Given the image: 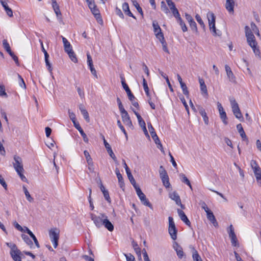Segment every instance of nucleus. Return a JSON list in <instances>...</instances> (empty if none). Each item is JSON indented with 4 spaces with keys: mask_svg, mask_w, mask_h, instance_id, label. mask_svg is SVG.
Here are the masks:
<instances>
[{
    "mask_svg": "<svg viewBox=\"0 0 261 261\" xmlns=\"http://www.w3.org/2000/svg\"><path fill=\"white\" fill-rule=\"evenodd\" d=\"M245 36L247 39V42L248 45L252 48L254 53L256 55H259L260 54L259 49L256 47L257 43L255 40L253 33L248 26L245 27Z\"/></svg>",
    "mask_w": 261,
    "mask_h": 261,
    "instance_id": "obj_1",
    "label": "nucleus"
},
{
    "mask_svg": "<svg viewBox=\"0 0 261 261\" xmlns=\"http://www.w3.org/2000/svg\"><path fill=\"white\" fill-rule=\"evenodd\" d=\"M61 38L62 39L65 51L68 55L69 57L73 62L77 63V59L70 42L64 37L62 36Z\"/></svg>",
    "mask_w": 261,
    "mask_h": 261,
    "instance_id": "obj_2",
    "label": "nucleus"
},
{
    "mask_svg": "<svg viewBox=\"0 0 261 261\" xmlns=\"http://www.w3.org/2000/svg\"><path fill=\"white\" fill-rule=\"evenodd\" d=\"M60 230L57 228H51L49 231V237L54 247L56 248L58 245Z\"/></svg>",
    "mask_w": 261,
    "mask_h": 261,
    "instance_id": "obj_3",
    "label": "nucleus"
},
{
    "mask_svg": "<svg viewBox=\"0 0 261 261\" xmlns=\"http://www.w3.org/2000/svg\"><path fill=\"white\" fill-rule=\"evenodd\" d=\"M107 215L103 213H100L98 216L94 214H90V218L97 228H100L102 226L103 220Z\"/></svg>",
    "mask_w": 261,
    "mask_h": 261,
    "instance_id": "obj_4",
    "label": "nucleus"
},
{
    "mask_svg": "<svg viewBox=\"0 0 261 261\" xmlns=\"http://www.w3.org/2000/svg\"><path fill=\"white\" fill-rule=\"evenodd\" d=\"M230 102L233 114L237 118L242 121L243 120V117L237 102L233 98H230Z\"/></svg>",
    "mask_w": 261,
    "mask_h": 261,
    "instance_id": "obj_5",
    "label": "nucleus"
},
{
    "mask_svg": "<svg viewBox=\"0 0 261 261\" xmlns=\"http://www.w3.org/2000/svg\"><path fill=\"white\" fill-rule=\"evenodd\" d=\"M207 17L208 20L210 30L212 32L214 35H216L217 33L215 27V16L214 14L212 12H208Z\"/></svg>",
    "mask_w": 261,
    "mask_h": 261,
    "instance_id": "obj_6",
    "label": "nucleus"
},
{
    "mask_svg": "<svg viewBox=\"0 0 261 261\" xmlns=\"http://www.w3.org/2000/svg\"><path fill=\"white\" fill-rule=\"evenodd\" d=\"M137 195L139 197L142 204L148 206L149 207L152 208L151 204L149 202L148 200L146 198L145 195L142 192L140 188H138L137 190Z\"/></svg>",
    "mask_w": 261,
    "mask_h": 261,
    "instance_id": "obj_7",
    "label": "nucleus"
},
{
    "mask_svg": "<svg viewBox=\"0 0 261 261\" xmlns=\"http://www.w3.org/2000/svg\"><path fill=\"white\" fill-rule=\"evenodd\" d=\"M14 162L13 163V167L16 171H21L23 170L22 159L17 155L14 156Z\"/></svg>",
    "mask_w": 261,
    "mask_h": 261,
    "instance_id": "obj_8",
    "label": "nucleus"
},
{
    "mask_svg": "<svg viewBox=\"0 0 261 261\" xmlns=\"http://www.w3.org/2000/svg\"><path fill=\"white\" fill-rule=\"evenodd\" d=\"M217 106H218V109L219 110V112L220 114V116L221 119H222L223 122L225 125L227 124L228 122L226 120H227L226 114L225 111L224 110L222 106L219 102H218Z\"/></svg>",
    "mask_w": 261,
    "mask_h": 261,
    "instance_id": "obj_9",
    "label": "nucleus"
},
{
    "mask_svg": "<svg viewBox=\"0 0 261 261\" xmlns=\"http://www.w3.org/2000/svg\"><path fill=\"white\" fill-rule=\"evenodd\" d=\"M169 197L175 201L176 204L180 206L181 208L184 209L185 206L181 203V200L179 195L176 192H173L170 194Z\"/></svg>",
    "mask_w": 261,
    "mask_h": 261,
    "instance_id": "obj_10",
    "label": "nucleus"
},
{
    "mask_svg": "<svg viewBox=\"0 0 261 261\" xmlns=\"http://www.w3.org/2000/svg\"><path fill=\"white\" fill-rule=\"evenodd\" d=\"M178 214L180 219L188 226H191V222L188 219V217L185 214V213L181 210L177 209Z\"/></svg>",
    "mask_w": 261,
    "mask_h": 261,
    "instance_id": "obj_11",
    "label": "nucleus"
},
{
    "mask_svg": "<svg viewBox=\"0 0 261 261\" xmlns=\"http://www.w3.org/2000/svg\"><path fill=\"white\" fill-rule=\"evenodd\" d=\"M21 253V251L18 249L15 250H11L10 251V255L13 259L15 261H21L20 256Z\"/></svg>",
    "mask_w": 261,
    "mask_h": 261,
    "instance_id": "obj_12",
    "label": "nucleus"
},
{
    "mask_svg": "<svg viewBox=\"0 0 261 261\" xmlns=\"http://www.w3.org/2000/svg\"><path fill=\"white\" fill-rule=\"evenodd\" d=\"M173 248L176 251L177 255L179 258H182L184 255V253L182 251V247L178 245V244L175 242L173 244Z\"/></svg>",
    "mask_w": 261,
    "mask_h": 261,
    "instance_id": "obj_13",
    "label": "nucleus"
},
{
    "mask_svg": "<svg viewBox=\"0 0 261 261\" xmlns=\"http://www.w3.org/2000/svg\"><path fill=\"white\" fill-rule=\"evenodd\" d=\"M103 143L105 146L110 156L113 159L114 161H116V158L111 148V147L110 145L107 142L105 138H103Z\"/></svg>",
    "mask_w": 261,
    "mask_h": 261,
    "instance_id": "obj_14",
    "label": "nucleus"
},
{
    "mask_svg": "<svg viewBox=\"0 0 261 261\" xmlns=\"http://www.w3.org/2000/svg\"><path fill=\"white\" fill-rule=\"evenodd\" d=\"M198 110L199 111V114L203 117V121L206 125L208 124V117L207 116V114L205 112V111L204 108L202 107L198 106Z\"/></svg>",
    "mask_w": 261,
    "mask_h": 261,
    "instance_id": "obj_15",
    "label": "nucleus"
},
{
    "mask_svg": "<svg viewBox=\"0 0 261 261\" xmlns=\"http://www.w3.org/2000/svg\"><path fill=\"white\" fill-rule=\"evenodd\" d=\"M102 226H104V227L110 231H112L114 230V225L109 221L107 216L103 220Z\"/></svg>",
    "mask_w": 261,
    "mask_h": 261,
    "instance_id": "obj_16",
    "label": "nucleus"
},
{
    "mask_svg": "<svg viewBox=\"0 0 261 261\" xmlns=\"http://www.w3.org/2000/svg\"><path fill=\"white\" fill-rule=\"evenodd\" d=\"M234 2L233 0H226L225 7L229 13L234 12Z\"/></svg>",
    "mask_w": 261,
    "mask_h": 261,
    "instance_id": "obj_17",
    "label": "nucleus"
},
{
    "mask_svg": "<svg viewBox=\"0 0 261 261\" xmlns=\"http://www.w3.org/2000/svg\"><path fill=\"white\" fill-rule=\"evenodd\" d=\"M74 127L79 131L80 133L81 136H82L83 138V140L85 142L88 143V138L87 137L86 134L84 133V130L81 127L79 123H74Z\"/></svg>",
    "mask_w": 261,
    "mask_h": 261,
    "instance_id": "obj_18",
    "label": "nucleus"
},
{
    "mask_svg": "<svg viewBox=\"0 0 261 261\" xmlns=\"http://www.w3.org/2000/svg\"><path fill=\"white\" fill-rule=\"evenodd\" d=\"M206 215L207 218L212 222L214 226L216 227H218V223L215 218L214 215L213 214V213L212 211L210 212H207Z\"/></svg>",
    "mask_w": 261,
    "mask_h": 261,
    "instance_id": "obj_19",
    "label": "nucleus"
},
{
    "mask_svg": "<svg viewBox=\"0 0 261 261\" xmlns=\"http://www.w3.org/2000/svg\"><path fill=\"white\" fill-rule=\"evenodd\" d=\"M1 3L3 7H4L5 10L6 11L7 15L10 17L13 16L12 10L11 8L9 7L6 1L1 0Z\"/></svg>",
    "mask_w": 261,
    "mask_h": 261,
    "instance_id": "obj_20",
    "label": "nucleus"
},
{
    "mask_svg": "<svg viewBox=\"0 0 261 261\" xmlns=\"http://www.w3.org/2000/svg\"><path fill=\"white\" fill-rule=\"evenodd\" d=\"M122 163H123L124 167L125 169L126 173L127 174L128 179L130 181H134V178L133 176L132 175L131 172H130L128 167L127 166L125 160H123Z\"/></svg>",
    "mask_w": 261,
    "mask_h": 261,
    "instance_id": "obj_21",
    "label": "nucleus"
},
{
    "mask_svg": "<svg viewBox=\"0 0 261 261\" xmlns=\"http://www.w3.org/2000/svg\"><path fill=\"white\" fill-rule=\"evenodd\" d=\"M123 88L125 90L129 100H132L133 99H135V97L132 93L130 89L129 88L128 86L126 84V83H123Z\"/></svg>",
    "mask_w": 261,
    "mask_h": 261,
    "instance_id": "obj_22",
    "label": "nucleus"
},
{
    "mask_svg": "<svg viewBox=\"0 0 261 261\" xmlns=\"http://www.w3.org/2000/svg\"><path fill=\"white\" fill-rule=\"evenodd\" d=\"M168 232L172 240H176L177 230L176 227H168Z\"/></svg>",
    "mask_w": 261,
    "mask_h": 261,
    "instance_id": "obj_23",
    "label": "nucleus"
},
{
    "mask_svg": "<svg viewBox=\"0 0 261 261\" xmlns=\"http://www.w3.org/2000/svg\"><path fill=\"white\" fill-rule=\"evenodd\" d=\"M91 11L92 13V14L94 15L95 17L98 22L99 21L101 22H102V19L100 15L99 11L97 8V7H95L93 9H91Z\"/></svg>",
    "mask_w": 261,
    "mask_h": 261,
    "instance_id": "obj_24",
    "label": "nucleus"
},
{
    "mask_svg": "<svg viewBox=\"0 0 261 261\" xmlns=\"http://www.w3.org/2000/svg\"><path fill=\"white\" fill-rule=\"evenodd\" d=\"M237 128L243 140H245L247 139V136L241 123L237 125Z\"/></svg>",
    "mask_w": 261,
    "mask_h": 261,
    "instance_id": "obj_25",
    "label": "nucleus"
},
{
    "mask_svg": "<svg viewBox=\"0 0 261 261\" xmlns=\"http://www.w3.org/2000/svg\"><path fill=\"white\" fill-rule=\"evenodd\" d=\"M253 172L255 175V176L256 178L257 182L261 185V170L259 167L257 168H255L253 170Z\"/></svg>",
    "mask_w": 261,
    "mask_h": 261,
    "instance_id": "obj_26",
    "label": "nucleus"
},
{
    "mask_svg": "<svg viewBox=\"0 0 261 261\" xmlns=\"http://www.w3.org/2000/svg\"><path fill=\"white\" fill-rule=\"evenodd\" d=\"M154 140L155 143L157 145V147L162 152H164L163 146L160 142V140L157 135L152 138Z\"/></svg>",
    "mask_w": 261,
    "mask_h": 261,
    "instance_id": "obj_27",
    "label": "nucleus"
},
{
    "mask_svg": "<svg viewBox=\"0 0 261 261\" xmlns=\"http://www.w3.org/2000/svg\"><path fill=\"white\" fill-rule=\"evenodd\" d=\"M23 190L25 196L26 197L27 199L30 202H32L34 201V198L32 197L31 195L30 194L28 190H27V188L23 186Z\"/></svg>",
    "mask_w": 261,
    "mask_h": 261,
    "instance_id": "obj_28",
    "label": "nucleus"
},
{
    "mask_svg": "<svg viewBox=\"0 0 261 261\" xmlns=\"http://www.w3.org/2000/svg\"><path fill=\"white\" fill-rule=\"evenodd\" d=\"M181 88L182 90L183 94L187 97V98H189V92L188 90V88L185 83L180 85Z\"/></svg>",
    "mask_w": 261,
    "mask_h": 261,
    "instance_id": "obj_29",
    "label": "nucleus"
},
{
    "mask_svg": "<svg viewBox=\"0 0 261 261\" xmlns=\"http://www.w3.org/2000/svg\"><path fill=\"white\" fill-rule=\"evenodd\" d=\"M179 176L181 178V181L182 182L185 183L187 184L189 187L192 189V186L191 184L189 181V180L187 178V177L186 176L185 174L183 173H181L179 174Z\"/></svg>",
    "mask_w": 261,
    "mask_h": 261,
    "instance_id": "obj_30",
    "label": "nucleus"
},
{
    "mask_svg": "<svg viewBox=\"0 0 261 261\" xmlns=\"http://www.w3.org/2000/svg\"><path fill=\"white\" fill-rule=\"evenodd\" d=\"M21 237H22V239L24 240V241L29 246H30V247H32V246L33 245V242L27 235L22 234L21 235Z\"/></svg>",
    "mask_w": 261,
    "mask_h": 261,
    "instance_id": "obj_31",
    "label": "nucleus"
},
{
    "mask_svg": "<svg viewBox=\"0 0 261 261\" xmlns=\"http://www.w3.org/2000/svg\"><path fill=\"white\" fill-rule=\"evenodd\" d=\"M162 182H163V185L166 187V188H169L170 186V184L169 182V176H166V177H162V178H161Z\"/></svg>",
    "mask_w": 261,
    "mask_h": 261,
    "instance_id": "obj_32",
    "label": "nucleus"
},
{
    "mask_svg": "<svg viewBox=\"0 0 261 261\" xmlns=\"http://www.w3.org/2000/svg\"><path fill=\"white\" fill-rule=\"evenodd\" d=\"M152 26L153 28V31L154 32L155 35H156V33H159L160 32H162L161 29L158 23L154 21L152 23Z\"/></svg>",
    "mask_w": 261,
    "mask_h": 261,
    "instance_id": "obj_33",
    "label": "nucleus"
},
{
    "mask_svg": "<svg viewBox=\"0 0 261 261\" xmlns=\"http://www.w3.org/2000/svg\"><path fill=\"white\" fill-rule=\"evenodd\" d=\"M227 76L229 79V81L231 83H236V77L233 74L232 71L228 72L226 73Z\"/></svg>",
    "mask_w": 261,
    "mask_h": 261,
    "instance_id": "obj_34",
    "label": "nucleus"
},
{
    "mask_svg": "<svg viewBox=\"0 0 261 261\" xmlns=\"http://www.w3.org/2000/svg\"><path fill=\"white\" fill-rule=\"evenodd\" d=\"M147 124H148V128L149 131L150 132V134L151 136V137L152 138L153 137H155V136L157 135L155 132L154 131V129L153 127V126H152V124H151V123L148 122Z\"/></svg>",
    "mask_w": 261,
    "mask_h": 261,
    "instance_id": "obj_35",
    "label": "nucleus"
},
{
    "mask_svg": "<svg viewBox=\"0 0 261 261\" xmlns=\"http://www.w3.org/2000/svg\"><path fill=\"white\" fill-rule=\"evenodd\" d=\"M117 178L118 179V183H119L120 188H121L122 189V190L124 191L125 184H124L122 175H118V176H117Z\"/></svg>",
    "mask_w": 261,
    "mask_h": 261,
    "instance_id": "obj_36",
    "label": "nucleus"
},
{
    "mask_svg": "<svg viewBox=\"0 0 261 261\" xmlns=\"http://www.w3.org/2000/svg\"><path fill=\"white\" fill-rule=\"evenodd\" d=\"M159 173L160 178L168 176L167 171H166V170L165 169L163 166H161L160 167Z\"/></svg>",
    "mask_w": 261,
    "mask_h": 261,
    "instance_id": "obj_37",
    "label": "nucleus"
},
{
    "mask_svg": "<svg viewBox=\"0 0 261 261\" xmlns=\"http://www.w3.org/2000/svg\"><path fill=\"white\" fill-rule=\"evenodd\" d=\"M161 9L162 11L167 14L169 12V9L164 1H162L161 3Z\"/></svg>",
    "mask_w": 261,
    "mask_h": 261,
    "instance_id": "obj_38",
    "label": "nucleus"
},
{
    "mask_svg": "<svg viewBox=\"0 0 261 261\" xmlns=\"http://www.w3.org/2000/svg\"><path fill=\"white\" fill-rule=\"evenodd\" d=\"M3 45L4 48L7 51V52L8 53L11 51V49L10 46L9 45V44L8 43V42H7V41L6 40L4 39L3 41Z\"/></svg>",
    "mask_w": 261,
    "mask_h": 261,
    "instance_id": "obj_39",
    "label": "nucleus"
},
{
    "mask_svg": "<svg viewBox=\"0 0 261 261\" xmlns=\"http://www.w3.org/2000/svg\"><path fill=\"white\" fill-rule=\"evenodd\" d=\"M17 75H18V82H19V86L21 87H22V88H23L24 89H26V85L24 82L23 79H22L21 76L20 75H19V74H18Z\"/></svg>",
    "mask_w": 261,
    "mask_h": 261,
    "instance_id": "obj_40",
    "label": "nucleus"
},
{
    "mask_svg": "<svg viewBox=\"0 0 261 261\" xmlns=\"http://www.w3.org/2000/svg\"><path fill=\"white\" fill-rule=\"evenodd\" d=\"M177 21L179 24V25H180L181 28V29H182V31L184 32H185L187 31V26H186V24L183 21V20H182L181 18H180V19L177 20Z\"/></svg>",
    "mask_w": 261,
    "mask_h": 261,
    "instance_id": "obj_41",
    "label": "nucleus"
},
{
    "mask_svg": "<svg viewBox=\"0 0 261 261\" xmlns=\"http://www.w3.org/2000/svg\"><path fill=\"white\" fill-rule=\"evenodd\" d=\"M68 113L69 118L73 122V124L74 125V123H79V122L76 121V117L75 114L73 112H70V110L68 111Z\"/></svg>",
    "mask_w": 261,
    "mask_h": 261,
    "instance_id": "obj_42",
    "label": "nucleus"
},
{
    "mask_svg": "<svg viewBox=\"0 0 261 261\" xmlns=\"http://www.w3.org/2000/svg\"><path fill=\"white\" fill-rule=\"evenodd\" d=\"M143 86L144 88V90L146 94L148 96L149 95V88L147 85V82L145 78L143 77Z\"/></svg>",
    "mask_w": 261,
    "mask_h": 261,
    "instance_id": "obj_43",
    "label": "nucleus"
},
{
    "mask_svg": "<svg viewBox=\"0 0 261 261\" xmlns=\"http://www.w3.org/2000/svg\"><path fill=\"white\" fill-rule=\"evenodd\" d=\"M133 5L136 7L138 12L142 15H143V13L142 8L139 6V4L137 3L136 1H133Z\"/></svg>",
    "mask_w": 261,
    "mask_h": 261,
    "instance_id": "obj_44",
    "label": "nucleus"
},
{
    "mask_svg": "<svg viewBox=\"0 0 261 261\" xmlns=\"http://www.w3.org/2000/svg\"><path fill=\"white\" fill-rule=\"evenodd\" d=\"M229 236L230 238H236V235L234 233V229L232 225H230L229 227Z\"/></svg>",
    "mask_w": 261,
    "mask_h": 261,
    "instance_id": "obj_45",
    "label": "nucleus"
},
{
    "mask_svg": "<svg viewBox=\"0 0 261 261\" xmlns=\"http://www.w3.org/2000/svg\"><path fill=\"white\" fill-rule=\"evenodd\" d=\"M195 18H196V20L197 21V22L199 23V24L201 25V27L203 28V29H205V25H204V23L203 21V20H202L201 17L198 14H197L196 16H195Z\"/></svg>",
    "mask_w": 261,
    "mask_h": 261,
    "instance_id": "obj_46",
    "label": "nucleus"
},
{
    "mask_svg": "<svg viewBox=\"0 0 261 261\" xmlns=\"http://www.w3.org/2000/svg\"><path fill=\"white\" fill-rule=\"evenodd\" d=\"M192 256L194 261H202L201 257L196 250L193 252Z\"/></svg>",
    "mask_w": 261,
    "mask_h": 261,
    "instance_id": "obj_47",
    "label": "nucleus"
},
{
    "mask_svg": "<svg viewBox=\"0 0 261 261\" xmlns=\"http://www.w3.org/2000/svg\"><path fill=\"white\" fill-rule=\"evenodd\" d=\"M24 169L21 170V171H16L18 175L19 176L20 179L24 182H27L28 180L25 176L23 174V173L24 172Z\"/></svg>",
    "mask_w": 261,
    "mask_h": 261,
    "instance_id": "obj_48",
    "label": "nucleus"
},
{
    "mask_svg": "<svg viewBox=\"0 0 261 261\" xmlns=\"http://www.w3.org/2000/svg\"><path fill=\"white\" fill-rule=\"evenodd\" d=\"M84 154L86 158L87 163H90V162H93L92 159L90 156V155L87 150H85L84 151Z\"/></svg>",
    "mask_w": 261,
    "mask_h": 261,
    "instance_id": "obj_49",
    "label": "nucleus"
},
{
    "mask_svg": "<svg viewBox=\"0 0 261 261\" xmlns=\"http://www.w3.org/2000/svg\"><path fill=\"white\" fill-rule=\"evenodd\" d=\"M89 9L91 10L96 7L94 0H86Z\"/></svg>",
    "mask_w": 261,
    "mask_h": 261,
    "instance_id": "obj_50",
    "label": "nucleus"
},
{
    "mask_svg": "<svg viewBox=\"0 0 261 261\" xmlns=\"http://www.w3.org/2000/svg\"><path fill=\"white\" fill-rule=\"evenodd\" d=\"M82 114L83 115L84 118H85V119L86 120V121L88 122H89L90 121V118H89V114L87 112V111L86 110H85V111H82V112H81Z\"/></svg>",
    "mask_w": 261,
    "mask_h": 261,
    "instance_id": "obj_51",
    "label": "nucleus"
},
{
    "mask_svg": "<svg viewBox=\"0 0 261 261\" xmlns=\"http://www.w3.org/2000/svg\"><path fill=\"white\" fill-rule=\"evenodd\" d=\"M10 56L12 57V58L14 60L15 63L19 66V61H18V57L14 55V54L11 51L10 53H8Z\"/></svg>",
    "mask_w": 261,
    "mask_h": 261,
    "instance_id": "obj_52",
    "label": "nucleus"
},
{
    "mask_svg": "<svg viewBox=\"0 0 261 261\" xmlns=\"http://www.w3.org/2000/svg\"><path fill=\"white\" fill-rule=\"evenodd\" d=\"M191 30L195 32H197V28L196 23L193 20L191 22L189 23Z\"/></svg>",
    "mask_w": 261,
    "mask_h": 261,
    "instance_id": "obj_53",
    "label": "nucleus"
},
{
    "mask_svg": "<svg viewBox=\"0 0 261 261\" xmlns=\"http://www.w3.org/2000/svg\"><path fill=\"white\" fill-rule=\"evenodd\" d=\"M91 71V73L96 78H98L97 74L96 73V71L94 67L93 64L92 65H88Z\"/></svg>",
    "mask_w": 261,
    "mask_h": 261,
    "instance_id": "obj_54",
    "label": "nucleus"
},
{
    "mask_svg": "<svg viewBox=\"0 0 261 261\" xmlns=\"http://www.w3.org/2000/svg\"><path fill=\"white\" fill-rule=\"evenodd\" d=\"M181 101H182V103H183L184 107H185V109L188 113V114L189 115V107H188V106L186 102V101L185 99V98L182 96L180 98Z\"/></svg>",
    "mask_w": 261,
    "mask_h": 261,
    "instance_id": "obj_55",
    "label": "nucleus"
},
{
    "mask_svg": "<svg viewBox=\"0 0 261 261\" xmlns=\"http://www.w3.org/2000/svg\"><path fill=\"white\" fill-rule=\"evenodd\" d=\"M127 261H135V257L130 253L124 254Z\"/></svg>",
    "mask_w": 261,
    "mask_h": 261,
    "instance_id": "obj_56",
    "label": "nucleus"
},
{
    "mask_svg": "<svg viewBox=\"0 0 261 261\" xmlns=\"http://www.w3.org/2000/svg\"><path fill=\"white\" fill-rule=\"evenodd\" d=\"M250 26L251 27L250 29L251 30V32L252 33H255L257 30H259L256 25L253 22H251Z\"/></svg>",
    "mask_w": 261,
    "mask_h": 261,
    "instance_id": "obj_57",
    "label": "nucleus"
},
{
    "mask_svg": "<svg viewBox=\"0 0 261 261\" xmlns=\"http://www.w3.org/2000/svg\"><path fill=\"white\" fill-rule=\"evenodd\" d=\"M169 220V227H176L175 223L173 221V219L172 217H169L168 218Z\"/></svg>",
    "mask_w": 261,
    "mask_h": 261,
    "instance_id": "obj_58",
    "label": "nucleus"
},
{
    "mask_svg": "<svg viewBox=\"0 0 261 261\" xmlns=\"http://www.w3.org/2000/svg\"><path fill=\"white\" fill-rule=\"evenodd\" d=\"M103 196L105 198V199L109 203L111 202V198L110 197V196H109V192L107 190V191H103Z\"/></svg>",
    "mask_w": 261,
    "mask_h": 261,
    "instance_id": "obj_59",
    "label": "nucleus"
},
{
    "mask_svg": "<svg viewBox=\"0 0 261 261\" xmlns=\"http://www.w3.org/2000/svg\"><path fill=\"white\" fill-rule=\"evenodd\" d=\"M0 96H5L7 97L8 96L7 94L5 92V89L4 86H0Z\"/></svg>",
    "mask_w": 261,
    "mask_h": 261,
    "instance_id": "obj_60",
    "label": "nucleus"
},
{
    "mask_svg": "<svg viewBox=\"0 0 261 261\" xmlns=\"http://www.w3.org/2000/svg\"><path fill=\"white\" fill-rule=\"evenodd\" d=\"M115 13L120 18H124V15H123L121 10L118 7H116L115 9Z\"/></svg>",
    "mask_w": 261,
    "mask_h": 261,
    "instance_id": "obj_61",
    "label": "nucleus"
},
{
    "mask_svg": "<svg viewBox=\"0 0 261 261\" xmlns=\"http://www.w3.org/2000/svg\"><path fill=\"white\" fill-rule=\"evenodd\" d=\"M200 90L206 96L208 95L207 90L205 85L200 86Z\"/></svg>",
    "mask_w": 261,
    "mask_h": 261,
    "instance_id": "obj_62",
    "label": "nucleus"
},
{
    "mask_svg": "<svg viewBox=\"0 0 261 261\" xmlns=\"http://www.w3.org/2000/svg\"><path fill=\"white\" fill-rule=\"evenodd\" d=\"M122 9L124 13L128 11L129 10V5L127 3H124L122 5Z\"/></svg>",
    "mask_w": 261,
    "mask_h": 261,
    "instance_id": "obj_63",
    "label": "nucleus"
},
{
    "mask_svg": "<svg viewBox=\"0 0 261 261\" xmlns=\"http://www.w3.org/2000/svg\"><path fill=\"white\" fill-rule=\"evenodd\" d=\"M14 227L19 231L23 232V228L16 221L13 223Z\"/></svg>",
    "mask_w": 261,
    "mask_h": 261,
    "instance_id": "obj_64",
    "label": "nucleus"
}]
</instances>
